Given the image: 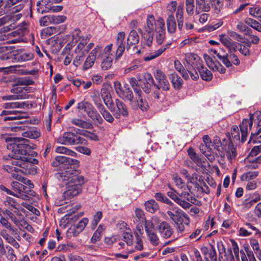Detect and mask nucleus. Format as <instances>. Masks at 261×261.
Wrapping results in <instances>:
<instances>
[{
  "instance_id": "obj_25",
  "label": "nucleus",
  "mask_w": 261,
  "mask_h": 261,
  "mask_svg": "<svg viewBox=\"0 0 261 261\" xmlns=\"http://www.w3.org/2000/svg\"><path fill=\"white\" fill-rule=\"evenodd\" d=\"M170 79L173 87L176 89H180L182 86L183 81L175 72L170 75Z\"/></svg>"
},
{
  "instance_id": "obj_45",
  "label": "nucleus",
  "mask_w": 261,
  "mask_h": 261,
  "mask_svg": "<svg viewBox=\"0 0 261 261\" xmlns=\"http://www.w3.org/2000/svg\"><path fill=\"white\" fill-rule=\"evenodd\" d=\"M135 218L136 221L139 223H143L145 220V217L143 211L139 208H136L135 211Z\"/></svg>"
},
{
  "instance_id": "obj_6",
  "label": "nucleus",
  "mask_w": 261,
  "mask_h": 261,
  "mask_svg": "<svg viewBox=\"0 0 261 261\" xmlns=\"http://www.w3.org/2000/svg\"><path fill=\"white\" fill-rule=\"evenodd\" d=\"M63 171L60 173V177L63 181H67V185L69 183H77V184H83L84 183V178L83 176L80 175L77 170H73L71 168Z\"/></svg>"
},
{
  "instance_id": "obj_49",
  "label": "nucleus",
  "mask_w": 261,
  "mask_h": 261,
  "mask_svg": "<svg viewBox=\"0 0 261 261\" xmlns=\"http://www.w3.org/2000/svg\"><path fill=\"white\" fill-rule=\"evenodd\" d=\"M34 83L33 80L29 76H24L19 78L17 81V84L18 85L28 86L33 85Z\"/></svg>"
},
{
  "instance_id": "obj_12",
  "label": "nucleus",
  "mask_w": 261,
  "mask_h": 261,
  "mask_svg": "<svg viewBox=\"0 0 261 261\" xmlns=\"http://www.w3.org/2000/svg\"><path fill=\"white\" fill-rule=\"evenodd\" d=\"M155 79L158 82V85L160 88H162L163 90L167 91L169 90L170 84L167 79L165 73L161 70L157 69L154 75Z\"/></svg>"
},
{
  "instance_id": "obj_54",
  "label": "nucleus",
  "mask_w": 261,
  "mask_h": 261,
  "mask_svg": "<svg viewBox=\"0 0 261 261\" xmlns=\"http://www.w3.org/2000/svg\"><path fill=\"white\" fill-rule=\"evenodd\" d=\"M57 29L56 27H49L44 29L41 33V35L44 38L48 37L49 36L56 33Z\"/></svg>"
},
{
  "instance_id": "obj_62",
  "label": "nucleus",
  "mask_w": 261,
  "mask_h": 261,
  "mask_svg": "<svg viewBox=\"0 0 261 261\" xmlns=\"http://www.w3.org/2000/svg\"><path fill=\"white\" fill-rule=\"evenodd\" d=\"M76 56L74 58L73 64L76 66H80L83 61L85 53H75Z\"/></svg>"
},
{
  "instance_id": "obj_42",
  "label": "nucleus",
  "mask_w": 261,
  "mask_h": 261,
  "mask_svg": "<svg viewBox=\"0 0 261 261\" xmlns=\"http://www.w3.org/2000/svg\"><path fill=\"white\" fill-rule=\"evenodd\" d=\"M99 113L102 115V117L109 123H113L114 121V118L112 115L105 108L103 107L99 110Z\"/></svg>"
},
{
  "instance_id": "obj_56",
  "label": "nucleus",
  "mask_w": 261,
  "mask_h": 261,
  "mask_svg": "<svg viewBox=\"0 0 261 261\" xmlns=\"http://www.w3.org/2000/svg\"><path fill=\"white\" fill-rule=\"evenodd\" d=\"M6 248L7 249V254L6 257L9 261H16L17 257L14 253V249L9 246H6Z\"/></svg>"
},
{
  "instance_id": "obj_2",
  "label": "nucleus",
  "mask_w": 261,
  "mask_h": 261,
  "mask_svg": "<svg viewBox=\"0 0 261 261\" xmlns=\"http://www.w3.org/2000/svg\"><path fill=\"white\" fill-rule=\"evenodd\" d=\"M241 132V142L246 140L248 129L251 130L250 139L255 138L261 133V112L256 111L249 114V120L244 119L240 125Z\"/></svg>"
},
{
  "instance_id": "obj_40",
  "label": "nucleus",
  "mask_w": 261,
  "mask_h": 261,
  "mask_svg": "<svg viewBox=\"0 0 261 261\" xmlns=\"http://www.w3.org/2000/svg\"><path fill=\"white\" fill-rule=\"evenodd\" d=\"M240 139L239 128L236 125H233L231 129V137L229 138V142L236 143Z\"/></svg>"
},
{
  "instance_id": "obj_34",
  "label": "nucleus",
  "mask_w": 261,
  "mask_h": 261,
  "mask_svg": "<svg viewBox=\"0 0 261 261\" xmlns=\"http://www.w3.org/2000/svg\"><path fill=\"white\" fill-rule=\"evenodd\" d=\"M174 67L176 70L181 74L185 80H187L189 79V74L187 72V69H185L179 60L174 61Z\"/></svg>"
},
{
  "instance_id": "obj_28",
  "label": "nucleus",
  "mask_w": 261,
  "mask_h": 261,
  "mask_svg": "<svg viewBox=\"0 0 261 261\" xmlns=\"http://www.w3.org/2000/svg\"><path fill=\"white\" fill-rule=\"evenodd\" d=\"M156 28L155 20L152 15H149L146 19V25L145 26L144 31L153 32Z\"/></svg>"
},
{
  "instance_id": "obj_24",
  "label": "nucleus",
  "mask_w": 261,
  "mask_h": 261,
  "mask_svg": "<svg viewBox=\"0 0 261 261\" xmlns=\"http://www.w3.org/2000/svg\"><path fill=\"white\" fill-rule=\"evenodd\" d=\"M137 79L138 81L143 84H153L154 83L153 79L151 74L148 72H145L142 74H138L137 75Z\"/></svg>"
},
{
  "instance_id": "obj_53",
  "label": "nucleus",
  "mask_w": 261,
  "mask_h": 261,
  "mask_svg": "<svg viewBox=\"0 0 261 261\" xmlns=\"http://www.w3.org/2000/svg\"><path fill=\"white\" fill-rule=\"evenodd\" d=\"M147 236L148 239L152 245L154 246H157L159 244V238L158 237L157 234L154 232V231L147 234Z\"/></svg>"
},
{
  "instance_id": "obj_63",
  "label": "nucleus",
  "mask_w": 261,
  "mask_h": 261,
  "mask_svg": "<svg viewBox=\"0 0 261 261\" xmlns=\"http://www.w3.org/2000/svg\"><path fill=\"white\" fill-rule=\"evenodd\" d=\"M186 6L187 13L192 15L194 13V0H186Z\"/></svg>"
},
{
  "instance_id": "obj_41",
  "label": "nucleus",
  "mask_w": 261,
  "mask_h": 261,
  "mask_svg": "<svg viewBox=\"0 0 261 261\" xmlns=\"http://www.w3.org/2000/svg\"><path fill=\"white\" fill-rule=\"evenodd\" d=\"M217 57L226 67H230L232 66L228 58V53L219 52V53L217 54Z\"/></svg>"
},
{
  "instance_id": "obj_22",
  "label": "nucleus",
  "mask_w": 261,
  "mask_h": 261,
  "mask_svg": "<svg viewBox=\"0 0 261 261\" xmlns=\"http://www.w3.org/2000/svg\"><path fill=\"white\" fill-rule=\"evenodd\" d=\"M28 32L27 27L25 24H22L17 27L16 29L12 32H10L11 37H19L21 38L24 36Z\"/></svg>"
},
{
  "instance_id": "obj_35",
  "label": "nucleus",
  "mask_w": 261,
  "mask_h": 261,
  "mask_svg": "<svg viewBox=\"0 0 261 261\" xmlns=\"http://www.w3.org/2000/svg\"><path fill=\"white\" fill-rule=\"evenodd\" d=\"M113 57V55H107V56H103L101 64V67L103 70H107L112 66Z\"/></svg>"
},
{
  "instance_id": "obj_17",
  "label": "nucleus",
  "mask_w": 261,
  "mask_h": 261,
  "mask_svg": "<svg viewBox=\"0 0 261 261\" xmlns=\"http://www.w3.org/2000/svg\"><path fill=\"white\" fill-rule=\"evenodd\" d=\"M157 230L160 235L165 239L170 238L172 233V229L170 225L166 222H162L158 226Z\"/></svg>"
},
{
  "instance_id": "obj_60",
  "label": "nucleus",
  "mask_w": 261,
  "mask_h": 261,
  "mask_svg": "<svg viewBox=\"0 0 261 261\" xmlns=\"http://www.w3.org/2000/svg\"><path fill=\"white\" fill-rule=\"evenodd\" d=\"M66 17L64 15H51V23L59 24L65 21Z\"/></svg>"
},
{
  "instance_id": "obj_7",
  "label": "nucleus",
  "mask_w": 261,
  "mask_h": 261,
  "mask_svg": "<svg viewBox=\"0 0 261 261\" xmlns=\"http://www.w3.org/2000/svg\"><path fill=\"white\" fill-rule=\"evenodd\" d=\"M114 87L116 94L120 98L124 100L129 101L130 103L133 102L134 95L127 84H124L122 87L120 82L115 81L114 83Z\"/></svg>"
},
{
  "instance_id": "obj_4",
  "label": "nucleus",
  "mask_w": 261,
  "mask_h": 261,
  "mask_svg": "<svg viewBox=\"0 0 261 261\" xmlns=\"http://www.w3.org/2000/svg\"><path fill=\"white\" fill-rule=\"evenodd\" d=\"M58 142L66 145L85 144L86 140L77 133L71 132H65L58 138Z\"/></svg>"
},
{
  "instance_id": "obj_38",
  "label": "nucleus",
  "mask_w": 261,
  "mask_h": 261,
  "mask_svg": "<svg viewBox=\"0 0 261 261\" xmlns=\"http://www.w3.org/2000/svg\"><path fill=\"white\" fill-rule=\"evenodd\" d=\"M144 205L146 210L151 213H154L159 208L157 202L153 199L149 200L145 202Z\"/></svg>"
},
{
  "instance_id": "obj_58",
  "label": "nucleus",
  "mask_w": 261,
  "mask_h": 261,
  "mask_svg": "<svg viewBox=\"0 0 261 261\" xmlns=\"http://www.w3.org/2000/svg\"><path fill=\"white\" fill-rule=\"evenodd\" d=\"M212 7L214 8L215 12L219 13L221 9L222 4L220 0H208Z\"/></svg>"
},
{
  "instance_id": "obj_64",
  "label": "nucleus",
  "mask_w": 261,
  "mask_h": 261,
  "mask_svg": "<svg viewBox=\"0 0 261 261\" xmlns=\"http://www.w3.org/2000/svg\"><path fill=\"white\" fill-rule=\"evenodd\" d=\"M39 23L41 26H47L52 23L51 20V15L42 17L39 20Z\"/></svg>"
},
{
  "instance_id": "obj_27",
  "label": "nucleus",
  "mask_w": 261,
  "mask_h": 261,
  "mask_svg": "<svg viewBox=\"0 0 261 261\" xmlns=\"http://www.w3.org/2000/svg\"><path fill=\"white\" fill-rule=\"evenodd\" d=\"M244 250L246 253L248 258L247 257L244 251L242 250L240 251L242 261H254V259H255V258L252 251L250 250L248 247H245Z\"/></svg>"
},
{
  "instance_id": "obj_61",
  "label": "nucleus",
  "mask_w": 261,
  "mask_h": 261,
  "mask_svg": "<svg viewBox=\"0 0 261 261\" xmlns=\"http://www.w3.org/2000/svg\"><path fill=\"white\" fill-rule=\"evenodd\" d=\"M179 197L194 204L195 203L194 201H196V199L193 198L189 193L185 191L182 192L180 194H179Z\"/></svg>"
},
{
  "instance_id": "obj_19",
  "label": "nucleus",
  "mask_w": 261,
  "mask_h": 261,
  "mask_svg": "<svg viewBox=\"0 0 261 261\" xmlns=\"http://www.w3.org/2000/svg\"><path fill=\"white\" fill-rule=\"evenodd\" d=\"M211 9V6L209 4L206 3L205 0H196V10L197 14H199L200 12H208Z\"/></svg>"
},
{
  "instance_id": "obj_55",
  "label": "nucleus",
  "mask_w": 261,
  "mask_h": 261,
  "mask_svg": "<svg viewBox=\"0 0 261 261\" xmlns=\"http://www.w3.org/2000/svg\"><path fill=\"white\" fill-rule=\"evenodd\" d=\"M11 186L13 190L17 192V193L20 192H25V190L27 189V187L17 181L12 182Z\"/></svg>"
},
{
  "instance_id": "obj_32",
  "label": "nucleus",
  "mask_w": 261,
  "mask_h": 261,
  "mask_svg": "<svg viewBox=\"0 0 261 261\" xmlns=\"http://www.w3.org/2000/svg\"><path fill=\"white\" fill-rule=\"evenodd\" d=\"M176 17L178 23V28L181 32L184 31L183 24L184 20L183 16V8L181 7H178L176 10Z\"/></svg>"
},
{
  "instance_id": "obj_37",
  "label": "nucleus",
  "mask_w": 261,
  "mask_h": 261,
  "mask_svg": "<svg viewBox=\"0 0 261 261\" xmlns=\"http://www.w3.org/2000/svg\"><path fill=\"white\" fill-rule=\"evenodd\" d=\"M94 108L93 106L90 102L86 101H82L77 104V109L79 110H83L87 115Z\"/></svg>"
},
{
  "instance_id": "obj_33",
  "label": "nucleus",
  "mask_w": 261,
  "mask_h": 261,
  "mask_svg": "<svg viewBox=\"0 0 261 261\" xmlns=\"http://www.w3.org/2000/svg\"><path fill=\"white\" fill-rule=\"evenodd\" d=\"M130 105L133 108L135 109L140 108L143 111L147 110L148 107L147 102L146 101L143 100L141 98H140L137 101L133 100V102L130 103Z\"/></svg>"
},
{
  "instance_id": "obj_36",
  "label": "nucleus",
  "mask_w": 261,
  "mask_h": 261,
  "mask_svg": "<svg viewBox=\"0 0 261 261\" xmlns=\"http://www.w3.org/2000/svg\"><path fill=\"white\" fill-rule=\"evenodd\" d=\"M40 132L36 128H30L29 130L23 132L21 135L22 136L32 139H37L40 136Z\"/></svg>"
},
{
  "instance_id": "obj_48",
  "label": "nucleus",
  "mask_w": 261,
  "mask_h": 261,
  "mask_svg": "<svg viewBox=\"0 0 261 261\" xmlns=\"http://www.w3.org/2000/svg\"><path fill=\"white\" fill-rule=\"evenodd\" d=\"M245 23L252 28L261 32V24L256 20L250 18H247L245 20Z\"/></svg>"
},
{
  "instance_id": "obj_39",
  "label": "nucleus",
  "mask_w": 261,
  "mask_h": 261,
  "mask_svg": "<svg viewBox=\"0 0 261 261\" xmlns=\"http://www.w3.org/2000/svg\"><path fill=\"white\" fill-rule=\"evenodd\" d=\"M16 58L15 55L12 54L10 50L0 55V59L2 61H7L9 64L14 62Z\"/></svg>"
},
{
  "instance_id": "obj_8",
  "label": "nucleus",
  "mask_w": 261,
  "mask_h": 261,
  "mask_svg": "<svg viewBox=\"0 0 261 261\" xmlns=\"http://www.w3.org/2000/svg\"><path fill=\"white\" fill-rule=\"evenodd\" d=\"M36 10L40 14H43L49 12H58L63 9L62 6H51L49 0H40L37 3Z\"/></svg>"
},
{
  "instance_id": "obj_10",
  "label": "nucleus",
  "mask_w": 261,
  "mask_h": 261,
  "mask_svg": "<svg viewBox=\"0 0 261 261\" xmlns=\"http://www.w3.org/2000/svg\"><path fill=\"white\" fill-rule=\"evenodd\" d=\"M184 64L186 69L194 68L197 69V66L202 65L201 61L199 57L193 54H188L186 55L185 62L184 63Z\"/></svg>"
},
{
  "instance_id": "obj_50",
  "label": "nucleus",
  "mask_w": 261,
  "mask_h": 261,
  "mask_svg": "<svg viewBox=\"0 0 261 261\" xmlns=\"http://www.w3.org/2000/svg\"><path fill=\"white\" fill-rule=\"evenodd\" d=\"M24 105V102H9L4 103L3 105V107L6 109L23 108Z\"/></svg>"
},
{
  "instance_id": "obj_26",
  "label": "nucleus",
  "mask_w": 261,
  "mask_h": 261,
  "mask_svg": "<svg viewBox=\"0 0 261 261\" xmlns=\"http://www.w3.org/2000/svg\"><path fill=\"white\" fill-rule=\"evenodd\" d=\"M244 250L246 253L248 258L247 257L244 251L242 250L240 251L242 261H254V259H255V258L252 251L250 250L248 247H245Z\"/></svg>"
},
{
  "instance_id": "obj_31",
  "label": "nucleus",
  "mask_w": 261,
  "mask_h": 261,
  "mask_svg": "<svg viewBox=\"0 0 261 261\" xmlns=\"http://www.w3.org/2000/svg\"><path fill=\"white\" fill-rule=\"evenodd\" d=\"M139 32L142 34V36L144 39V43L145 44L148 46H150L152 44V40L153 39V32H148L144 31V32L143 33L142 30L140 29L138 30Z\"/></svg>"
},
{
  "instance_id": "obj_30",
  "label": "nucleus",
  "mask_w": 261,
  "mask_h": 261,
  "mask_svg": "<svg viewBox=\"0 0 261 261\" xmlns=\"http://www.w3.org/2000/svg\"><path fill=\"white\" fill-rule=\"evenodd\" d=\"M250 244L257 258L261 260V245H260L258 242L255 239H251Z\"/></svg>"
},
{
  "instance_id": "obj_13",
  "label": "nucleus",
  "mask_w": 261,
  "mask_h": 261,
  "mask_svg": "<svg viewBox=\"0 0 261 261\" xmlns=\"http://www.w3.org/2000/svg\"><path fill=\"white\" fill-rule=\"evenodd\" d=\"M222 149L223 151L222 156H226L227 160L231 162L237 156V151L236 147L234 146L233 143L229 142L228 144L223 145Z\"/></svg>"
},
{
  "instance_id": "obj_1",
  "label": "nucleus",
  "mask_w": 261,
  "mask_h": 261,
  "mask_svg": "<svg viewBox=\"0 0 261 261\" xmlns=\"http://www.w3.org/2000/svg\"><path fill=\"white\" fill-rule=\"evenodd\" d=\"M28 142L27 139H21L17 142L10 144L8 149L11 150L9 154L11 159L9 160L8 164L3 166L5 170L12 173V176L21 182L25 180V177L18 173H30L32 164H37L38 162L37 159L34 158L37 155V153L31 149Z\"/></svg>"
},
{
  "instance_id": "obj_51",
  "label": "nucleus",
  "mask_w": 261,
  "mask_h": 261,
  "mask_svg": "<svg viewBox=\"0 0 261 261\" xmlns=\"http://www.w3.org/2000/svg\"><path fill=\"white\" fill-rule=\"evenodd\" d=\"M96 59L88 55L84 63L83 69L87 70L91 68L94 64Z\"/></svg>"
},
{
  "instance_id": "obj_44",
  "label": "nucleus",
  "mask_w": 261,
  "mask_h": 261,
  "mask_svg": "<svg viewBox=\"0 0 261 261\" xmlns=\"http://www.w3.org/2000/svg\"><path fill=\"white\" fill-rule=\"evenodd\" d=\"M101 97L106 106L108 107L110 111L113 112L114 110V107L113 106L111 94H109L106 95H104L102 96Z\"/></svg>"
},
{
  "instance_id": "obj_18",
  "label": "nucleus",
  "mask_w": 261,
  "mask_h": 261,
  "mask_svg": "<svg viewBox=\"0 0 261 261\" xmlns=\"http://www.w3.org/2000/svg\"><path fill=\"white\" fill-rule=\"evenodd\" d=\"M221 42L228 49L229 53L236 51L238 48V43L232 41L231 39L224 35H220Z\"/></svg>"
},
{
  "instance_id": "obj_46",
  "label": "nucleus",
  "mask_w": 261,
  "mask_h": 261,
  "mask_svg": "<svg viewBox=\"0 0 261 261\" xmlns=\"http://www.w3.org/2000/svg\"><path fill=\"white\" fill-rule=\"evenodd\" d=\"M56 151L59 153L65 154L71 156H75L76 155V152L64 146L57 147L56 149Z\"/></svg>"
},
{
  "instance_id": "obj_21",
  "label": "nucleus",
  "mask_w": 261,
  "mask_h": 261,
  "mask_svg": "<svg viewBox=\"0 0 261 261\" xmlns=\"http://www.w3.org/2000/svg\"><path fill=\"white\" fill-rule=\"evenodd\" d=\"M197 70L199 72L200 75L203 80L206 81H210L212 80L213 78L212 72L206 67H204L202 64L197 66Z\"/></svg>"
},
{
  "instance_id": "obj_43",
  "label": "nucleus",
  "mask_w": 261,
  "mask_h": 261,
  "mask_svg": "<svg viewBox=\"0 0 261 261\" xmlns=\"http://www.w3.org/2000/svg\"><path fill=\"white\" fill-rule=\"evenodd\" d=\"M165 48H159L154 52L151 53L144 58L145 61H149L152 60L162 55L165 51Z\"/></svg>"
},
{
  "instance_id": "obj_57",
  "label": "nucleus",
  "mask_w": 261,
  "mask_h": 261,
  "mask_svg": "<svg viewBox=\"0 0 261 261\" xmlns=\"http://www.w3.org/2000/svg\"><path fill=\"white\" fill-rule=\"evenodd\" d=\"M250 45V44H249V45L246 46L243 44L239 43L238 44L237 49H238L240 53H241L244 56H249L250 55V50L249 49Z\"/></svg>"
},
{
  "instance_id": "obj_59",
  "label": "nucleus",
  "mask_w": 261,
  "mask_h": 261,
  "mask_svg": "<svg viewBox=\"0 0 261 261\" xmlns=\"http://www.w3.org/2000/svg\"><path fill=\"white\" fill-rule=\"evenodd\" d=\"M34 57L33 54L30 52H25L21 54L18 57V60L21 61H27L31 60Z\"/></svg>"
},
{
  "instance_id": "obj_3",
  "label": "nucleus",
  "mask_w": 261,
  "mask_h": 261,
  "mask_svg": "<svg viewBox=\"0 0 261 261\" xmlns=\"http://www.w3.org/2000/svg\"><path fill=\"white\" fill-rule=\"evenodd\" d=\"M125 33L123 32H119L117 34L116 45L117 49L116 51L115 58L118 59L123 55L126 48L127 50L129 49L130 46L135 45L139 42V37L135 30H132L129 33L127 39V44L125 46L124 41Z\"/></svg>"
},
{
  "instance_id": "obj_16",
  "label": "nucleus",
  "mask_w": 261,
  "mask_h": 261,
  "mask_svg": "<svg viewBox=\"0 0 261 261\" xmlns=\"http://www.w3.org/2000/svg\"><path fill=\"white\" fill-rule=\"evenodd\" d=\"M116 110L114 111V115L116 118L119 117L120 115L126 117L128 115V111L126 105L119 99H116L115 101Z\"/></svg>"
},
{
  "instance_id": "obj_47",
  "label": "nucleus",
  "mask_w": 261,
  "mask_h": 261,
  "mask_svg": "<svg viewBox=\"0 0 261 261\" xmlns=\"http://www.w3.org/2000/svg\"><path fill=\"white\" fill-rule=\"evenodd\" d=\"M8 27H4L0 29V40L8 41L11 38L10 32H8Z\"/></svg>"
},
{
  "instance_id": "obj_29",
  "label": "nucleus",
  "mask_w": 261,
  "mask_h": 261,
  "mask_svg": "<svg viewBox=\"0 0 261 261\" xmlns=\"http://www.w3.org/2000/svg\"><path fill=\"white\" fill-rule=\"evenodd\" d=\"M87 115L95 123L101 124L103 122V119L95 108H93L89 113H88Z\"/></svg>"
},
{
  "instance_id": "obj_9",
  "label": "nucleus",
  "mask_w": 261,
  "mask_h": 261,
  "mask_svg": "<svg viewBox=\"0 0 261 261\" xmlns=\"http://www.w3.org/2000/svg\"><path fill=\"white\" fill-rule=\"evenodd\" d=\"M79 163V161L75 159H73L65 156H58L51 163V165L54 167L60 166L63 167L64 166L67 165H76Z\"/></svg>"
},
{
  "instance_id": "obj_20",
  "label": "nucleus",
  "mask_w": 261,
  "mask_h": 261,
  "mask_svg": "<svg viewBox=\"0 0 261 261\" xmlns=\"http://www.w3.org/2000/svg\"><path fill=\"white\" fill-rule=\"evenodd\" d=\"M72 124L85 129H91L93 128L92 123L88 121H85L79 118H74L71 119Z\"/></svg>"
},
{
  "instance_id": "obj_23",
  "label": "nucleus",
  "mask_w": 261,
  "mask_h": 261,
  "mask_svg": "<svg viewBox=\"0 0 261 261\" xmlns=\"http://www.w3.org/2000/svg\"><path fill=\"white\" fill-rule=\"evenodd\" d=\"M166 22L168 32L174 33L176 30V23L173 14H168Z\"/></svg>"
},
{
  "instance_id": "obj_11",
  "label": "nucleus",
  "mask_w": 261,
  "mask_h": 261,
  "mask_svg": "<svg viewBox=\"0 0 261 261\" xmlns=\"http://www.w3.org/2000/svg\"><path fill=\"white\" fill-rule=\"evenodd\" d=\"M82 185L77 183H69L67 185V190L64 193V197L70 199L77 195L82 192L81 185Z\"/></svg>"
},
{
  "instance_id": "obj_14",
  "label": "nucleus",
  "mask_w": 261,
  "mask_h": 261,
  "mask_svg": "<svg viewBox=\"0 0 261 261\" xmlns=\"http://www.w3.org/2000/svg\"><path fill=\"white\" fill-rule=\"evenodd\" d=\"M204 59L208 67L214 71H218L224 73L226 69L217 61H214L212 58L207 55H204Z\"/></svg>"
},
{
  "instance_id": "obj_15",
  "label": "nucleus",
  "mask_w": 261,
  "mask_h": 261,
  "mask_svg": "<svg viewBox=\"0 0 261 261\" xmlns=\"http://www.w3.org/2000/svg\"><path fill=\"white\" fill-rule=\"evenodd\" d=\"M28 1L29 0H7L5 7L12 8V12L16 13L21 11Z\"/></svg>"
},
{
  "instance_id": "obj_52",
  "label": "nucleus",
  "mask_w": 261,
  "mask_h": 261,
  "mask_svg": "<svg viewBox=\"0 0 261 261\" xmlns=\"http://www.w3.org/2000/svg\"><path fill=\"white\" fill-rule=\"evenodd\" d=\"M258 175V171H250L243 174L241 176V179L244 181L251 180L256 178Z\"/></svg>"
},
{
  "instance_id": "obj_5",
  "label": "nucleus",
  "mask_w": 261,
  "mask_h": 261,
  "mask_svg": "<svg viewBox=\"0 0 261 261\" xmlns=\"http://www.w3.org/2000/svg\"><path fill=\"white\" fill-rule=\"evenodd\" d=\"M167 215L169 219L175 224L184 222L185 225H188L190 219L188 215L179 208L172 206L167 211Z\"/></svg>"
}]
</instances>
